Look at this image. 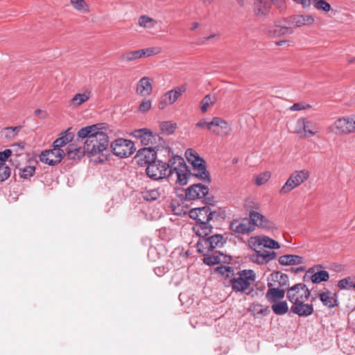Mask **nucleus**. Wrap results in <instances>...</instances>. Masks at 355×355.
I'll list each match as a JSON object with an SVG mask.
<instances>
[{"label":"nucleus","mask_w":355,"mask_h":355,"mask_svg":"<svg viewBox=\"0 0 355 355\" xmlns=\"http://www.w3.org/2000/svg\"><path fill=\"white\" fill-rule=\"evenodd\" d=\"M153 90L149 78L144 77L139 80L137 86V92L141 96H149Z\"/></svg>","instance_id":"obj_25"},{"label":"nucleus","mask_w":355,"mask_h":355,"mask_svg":"<svg viewBox=\"0 0 355 355\" xmlns=\"http://www.w3.org/2000/svg\"><path fill=\"white\" fill-rule=\"evenodd\" d=\"M218 272L227 278H230V286L232 291L240 293L249 294L250 293L246 291L255 282L257 277L255 272L252 270H242L234 275V270L229 266L218 268Z\"/></svg>","instance_id":"obj_3"},{"label":"nucleus","mask_w":355,"mask_h":355,"mask_svg":"<svg viewBox=\"0 0 355 355\" xmlns=\"http://www.w3.org/2000/svg\"><path fill=\"white\" fill-rule=\"evenodd\" d=\"M321 130L319 123L309 120L306 118H300L297 121L296 131L302 134L304 137H311L318 134Z\"/></svg>","instance_id":"obj_9"},{"label":"nucleus","mask_w":355,"mask_h":355,"mask_svg":"<svg viewBox=\"0 0 355 355\" xmlns=\"http://www.w3.org/2000/svg\"><path fill=\"white\" fill-rule=\"evenodd\" d=\"M65 155V151L63 149L55 148L46 150L43 151L40 159L42 162L50 166H54L60 163Z\"/></svg>","instance_id":"obj_15"},{"label":"nucleus","mask_w":355,"mask_h":355,"mask_svg":"<svg viewBox=\"0 0 355 355\" xmlns=\"http://www.w3.org/2000/svg\"><path fill=\"white\" fill-rule=\"evenodd\" d=\"M311 293L304 284H297L287 290L286 297L292 304L307 300Z\"/></svg>","instance_id":"obj_12"},{"label":"nucleus","mask_w":355,"mask_h":355,"mask_svg":"<svg viewBox=\"0 0 355 355\" xmlns=\"http://www.w3.org/2000/svg\"><path fill=\"white\" fill-rule=\"evenodd\" d=\"M216 97L214 95L207 94L200 101V107L202 112L205 113L210 106L214 105Z\"/></svg>","instance_id":"obj_37"},{"label":"nucleus","mask_w":355,"mask_h":355,"mask_svg":"<svg viewBox=\"0 0 355 355\" xmlns=\"http://www.w3.org/2000/svg\"><path fill=\"white\" fill-rule=\"evenodd\" d=\"M72 132L65 131L61 133V136L53 141V147L62 149V147L70 143L73 139Z\"/></svg>","instance_id":"obj_28"},{"label":"nucleus","mask_w":355,"mask_h":355,"mask_svg":"<svg viewBox=\"0 0 355 355\" xmlns=\"http://www.w3.org/2000/svg\"><path fill=\"white\" fill-rule=\"evenodd\" d=\"M209 131L217 136L227 137L232 132V128L223 119L214 117L209 122Z\"/></svg>","instance_id":"obj_14"},{"label":"nucleus","mask_w":355,"mask_h":355,"mask_svg":"<svg viewBox=\"0 0 355 355\" xmlns=\"http://www.w3.org/2000/svg\"><path fill=\"white\" fill-rule=\"evenodd\" d=\"M354 60L355 61V58H354Z\"/></svg>","instance_id":"obj_62"},{"label":"nucleus","mask_w":355,"mask_h":355,"mask_svg":"<svg viewBox=\"0 0 355 355\" xmlns=\"http://www.w3.org/2000/svg\"><path fill=\"white\" fill-rule=\"evenodd\" d=\"M10 175V168L5 163L0 162V182L7 180Z\"/></svg>","instance_id":"obj_44"},{"label":"nucleus","mask_w":355,"mask_h":355,"mask_svg":"<svg viewBox=\"0 0 355 355\" xmlns=\"http://www.w3.org/2000/svg\"><path fill=\"white\" fill-rule=\"evenodd\" d=\"M35 171V168L32 166H25L22 169H19L20 176L24 179H28L33 176Z\"/></svg>","instance_id":"obj_48"},{"label":"nucleus","mask_w":355,"mask_h":355,"mask_svg":"<svg viewBox=\"0 0 355 355\" xmlns=\"http://www.w3.org/2000/svg\"><path fill=\"white\" fill-rule=\"evenodd\" d=\"M293 33L291 27L275 24L266 29V33L270 37H277L284 35H290Z\"/></svg>","instance_id":"obj_21"},{"label":"nucleus","mask_w":355,"mask_h":355,"mask_svg":"<svg viewBox=\"0 0 355 355\" xmlns=\"http://www.w3.org/2000/svg\"><path fill=\"white\" fill-rule=\"evenodd\" d=\"M209 193L208 187L202 184H195L190 186L186 191V198L188 200H195L204 198Z\"/></svg>","instance_id":"obj_17"},{"label":"nucleus","mask_w":355,"mask_h":355,"mask_svg":"<svg viewBox=\"0 0 355 355\" xmlns=\"http://www.w3.org/2000/svg\"><path fill=\"white\" fill-rule=\"evenodd\" d=\"M286 42H287L286 40H282V41H279V42H277L276 43V44H277V46H282V45H284L285 43H286Z\"/></svg>","instance_id":"obj_59"},{"label":"nucleus","mask_w":355,"mask_h":355,"mask_svg":"<svg viewBox=\"0 0 355 355\" xmlns=\"http://www.w3.org/2000/svg\"><path fill=\"white\" fill-rule=\"evenodd\" d=\"M12 154V151L10 149H6L5 150L0 152V161L1 162H5Z\"/></svg>","instance_id":"obj_52"},{"label":"nucleus","mask_w":355,"mask_h":355,"mask_svg":"<svg viewBox=\"0 0 355 355\" xmlns=\"http://www.w3.org/2000/svg\"><path fill=\"white\" fill-rule=\"evenodd\" d=\"M313 4L316 9L324 11V12H329L331 9L330 4L325 0H318L317 1H313Z\"/></svg>","instance_id":"obj_46"},{"label":"nucleus","mask_w":355,"mask_h":355,"mask_svg":"<svg viewBox=\"0 0 355 355\" xmlns=\"http://www.w3.org/2000/svg\"><path fill=\"white\" fill-rule=\"evenodd\" d=\"M271 308L273 312L279 315L286 314L288 311V306L285 301L275 302Z\"/></svg>","instance_id":"obj_38"},{"label":"nucleus","mask_w":355,"mask_h":355,"mask_svg":"<svg viewBox=\"0 0 355 355\" xmlns=\"http://www.w3.org/2000/svg\"><path fill=\"white\" fill-rule=\"evenodd\" d=\"M338 287L341 290L350 289L351 288L355 289V283L354 282V278L352 277H347L340 280L338 282Z\"/></svg>","instance_id":"obj_42"},{"label":"nucleus","mask_w":355,"mask_h":355,"mask_svg":"<svg viewBox=\"0 0 355 355\" xmlns=\"http://www.w3.org/2000/svg\"><path fill=\"white\" fill-rule=\"evenodd\" d=\"M79 138L85 139L84 147L86 153L89 155L96 162H103L106 155L109 140L107 133L99 128L98 125H93L81 128L78 132Z\"/></svg>","instance_id":"obj_1"},{"label":"nucleus","mask_w":355,"mask_h":355,"mask_svg":"<svg viewBox=\"0 0 355 355\" xmlns=\"http://www.w3.org/2000/svg\"><path fill=\"white\" fill-rule=\"evenodd\" d=\"M220 258L218 256H208L205 255L203 259V262L208 266H214L220 262Z\"/></svg>","instance_id":"obj_50"},{"label":"nucleus","mask_w":355,"mask_h":355,"mask_svg":"<svg viewBox=\"0 0 355 355\" xmlns=\"http://www.w3.org/2000/svg\"><path fill=\"white\" fill-rule=\"evenodd\" d=\"M320 301L323 305L328 308H334L337 306V299L335 293L327 291L319 294Z\"/></svg>","instance_id":"obj_27"},{"label":"nucleus","mask_w":355,"mask_h":355,"mask_svg":"<svg viewBox=\"0 0 355 355\" xmlns=\"http://www.w3.org/2000/svg\"><path fill=\"white\" fill-rule=\"evenodd\" d=\"M142 58H148L161 52V49L159 47H149L143 49H140Z\"/></svg>","instance_id":"obj_45"},{"label":"nucleus","mask_w":355,"mask_h":355,"mask_svg":"<svg viewBox=\"0 0 355 355\" xmlns=\"http://www.w3.org/2000/svg\"><path fill=\"white\" fill-rule=\"evenodd\" d=\"M212 250L220 248L225 243V239L221 234H215L208 237Z\"/></svg>","instance_id":"obj_41"},{"label":"nucleus","mask_w":355,"mask_h":355,"mask_svg":"<svg viewBox=\"0 0 355 355\" xmlns=\"http://www.w3.org/2000/svg\"><path fill=\"white\" fill-rule=\"evenodd\" d=\"M151 108V102L149 100L143 101L139 107L141 112H146Z\"/></svg>","instance_id":"obj_51"},{"label":"nucleus","mask_w":355,"mask_h":355,"mask_svg":"<svg viewBox=\"0 0 355 355\" xmlns=\"http://www.w3.org/2000/svg\"><path fill=\"white\" fill-rule=\"evenodd\" d=\"M270 173L268 171L262 173L255 178V184L258 186L262 185L267 182L270 178Z\"/></svg>","instance_id":"obj_47"},{"label":"nucleus","mask_w":355,"mask_h":355,"mask_svg":"<svg viewBox=\"0 0 355 355\" xmlns=\"http://www.w3.org/2000/svg\"><path fill=\"white\" fill-rule=\"evenodd\" d=\"M185 156L193 166L192 175L201 180L210 182L209 174L205 168V161L192 149H187Z\"/></svg>","instance_id":"obj_6"},{"label":"nucleus","mask_w":355,"mask_h":355,"mask_svg":"<svg viewBox=\"0 0 355 355\" xmlns=\"http://www.w3.org/2000/svg\"><path fill=\"white\" fill-rule=\"evenodd\" d=\"M21 127H6L4 128L1 133L6 139H13L18 134Z\"/></svg>","instance_id":"obj_40"},{"label":"nucleus","mask_w":355,"mask_h":355,"mask_svg":"<svg viewBox=\"0 0 355 355\" xmlns=\"http://www.w3.org/2000/svg\"><path fill=\"white\" fill-rule=\"evenodd\" d=\"M249 311L253 314V315L257 317L266 316L270 312L268 306L264 307L259 303H252L249 308Z\"/></svg>","instance_id":"obj_33"},{"label":"nucleus","mask_w":355,"mask_h":355,"mask_svg":"<svg viewBox=\"0 0 355 355\" xmlns=\"http://www.w3.org/2000/svg\"><path fill=\"white\" fill-rule=\"evenodd\" d=\"M327 132L336 136L352 134L349 116L338 117L327 128Z\"/></svg>","instance_id":"obj_10"},{"label":"nucleus","mask_w":355,"mask_h":355,"mask_svg":"<svg viewBox=\"0 0 355 355\" xmlns=\"http://www.w3.org/2000/svg\"><path fill=\"white\" fill-rule=\"evenodd\" d=\"M85 153H86L85 147L83 148H77L74 144H71L67 146L65 155H67L70 159H75L76 158L79 159L83 157Z\"/></svg>","instance_id":"obj_31"},{"label":"nucleus","mask_w":355,"mask_h":355,"mask_svg":"<svg viewBox=\"0 0 355 355\" xmlns=\"http://www.w3.org/2000/svg\"><path fill=\"white\" fill-rule=\"evenodd\" d=\"M352 134L355 133V114L349 116Z\"/></svg>","instance_id":"obj_54"},{"label":"nucleus","mask_w":355,"mask_h":355,"mask_svg":"<svg viewBox=\"0 0 355 355\" xmlns=\"http://www.w3.org/2000/svg\"><path fill=\"white\" fill-rule=\"evenodd\" d=\"M142 55L141 54L140 49L135 51H126L122 53L120 58V60L123 62H135L139 59H141Z\"/></svg>","instance_id":"obj_32"},{"label":"nucleus","mask_w":355,"mask_h":355,"mask_svg":"<svg viewBox=\"0 0 355 355\" xmlns=\"http://www.w3.org/2000/svg\"><path fill=\"white\" fill-rule=\"evenodd\" d=\"M203 2H209L211 3L213 1V0H202Z\"/></svg>","instance_id":"obj_61"},{"label":"nucleus","mask_w":355,"mask_h":355,"mask_svg":"<svg viewBox=\"0 0 355 355\" xmlns=\"http://www.w3.org/2000/svg\"><path fill=\"white\" fill-rule=\"evenodd\" d=\"M159 197V193L157 189L147 191L144 193V198L148 201L155 200Z\"/></svg>","instance_id":"obj_49"},{"label":"nucleus","mask_w":355,"mask_h":355,"mask_svg":"<svg viewBox=\"0 0 355 355\" xmlns=\"http://www.w3.org/2000/svg\"><path fill=\"white\" fill-rule=\"evenodd\" d=\"M277 257V253L275 252L265 251L263 252H256L254 254L251 255V260L258 264H265L270 261L275 259Z\"/></svg>","instance_id":"obj_23"},{"label":"nucleus","mask_w":355,"mask_h":355,"mask_svg":"<svg viewBox=\"0 0 355 355\" xmlns=\"http://www.w3.org/2000/svg\"><path fill=\"white\" fill-rule=\"evenodd\" d=\"M249 247L255 252H261L263 248L269 249H279L278 242L266 236H252L248 239Z\"/></svg>","instance_id":"obj_11"},{"label":"nucleus","mask_w":355,"mask_h":355,"mask_svg":"<svg viewBox=\"0 0 355 355\" xmlns=\"http://www.w3.org/2000/svg\"><path fill=\"white\" fill-rule=\"evenodd\" d=\"M136 158L139 164H150L156 159V152L155 148H143L138 150Z\"/></svg>","instance_id":"obj_19"},{"label":"nucleus","mask_w":355,"mask_h":355,"mask_svg":"<svg viewBox=\"0 0 355 355\" xmlns=\"http://www.w3.org/2000/svg\"><path fill=\"white\" fill-rule=\"evenodd\" d=\"M313 21V18L310 15H296L291 19V24L295 27L311 25Z\"/></svg>","instance_id":"obj_29"},{"label":"nucleus","mask_w":355,"mask_h":355,"mask_svg":"<svg viewBox=\"0 0 355 355\" xmlns=\"http://www.w3.org/2000/svg\"><path fill=\"white\" fill-rule=\"evenodd\" d=\"M213 212L207 206L192 209L189 211L191 218L196 220V224L193 227V231L199 237L209 236L213 230L212 225L209 224L212 218Z\"/></svg>","instance_id":"obj_4"},{"label":"nucleus","mask_w":355,"mask_h":355,"mask_svg":"<svg viewBox=\"0 0 355 355\" xmlns=\"http://www.w3.org/2000/svg\"><path fill=\"white\" fill-rule=\"evenodd\" d=\"M92 96L90 89H84L82 92L76 94L71 100L70 105L73 107H78L84 103L87 102Z\"/></svg>","instance_id":"obj_24"},{"label":"nucleus","mask_w":355,"mask_h":355,"mask_svg":"<svg viewBox=\"0 0 355 355\" xmlns=\"http://www.w3.org/2000/svg\"><path fill=\"white\" fill-rule=\"evenodd\" d=\"M209 122H207L205 119H202L196 123V126L199 128H206L209 130Z\"/></svg>","instance_id":"obj_56"},{"label":"nucleus","mask_w":355,"mask_h":355,"mask_svg":"<svg viewBox=\"0 0 355 355\" xmlns=\"http://www.w3.org/2000/svg\"><path fill=\"white\" fill-rule=\"evenodd\" d=\"M168 104V103L166 102V97L164 96L163 98H162V101L159 103L158 104V107L159 109L160 110H162L164 109Z\"/></svg>","instance_id":"obj_57"},{"label":"nucleus","mask_w":355,"mask_h":355,"mask_svg":"<svg viewBox=\"0 0 355 355\" xmlns=\"http://www.w3.org/2000/svg\"><path fill=\"white\" fill-rule=\"evenodd\" d=\"M35 114L38 116L40 119H45L47 116V114L45 111H43L40 109H37L35 111Z\"/></svg>","instance_id":"obj_55"},{"label":"nucleus","mask_w":355,"mask_h":355,"mask_svg":"<svg viewBox=\"0 0 355 355\" xmlns=\"http://www.w3.org/2000/svg\"><path fill=\"white\" fill-rule=\"evenodd\" d=\"M297 3L301 4L304 8L309 6V0H293Z\"/></svg>","instance_id":"obj_58"},{"label":"nucleus","mask_w":355,"mask_h":355,"mask_svg":"<svg viewBox=\"0 0 355 355\" xmlns=\"http://www.w3.org/2000/svg\"><path fill=\"white\" fill-rule=\"evenodd\" d=\"M285 291L280 288H269L266 293V297L269 302H275L279 300L284 298Z\"/></svg>","instance_id":"obj_34"},{"label":"nucleus","mask_w":355,"mask_h":355,"mask_svg":"<svg viewBox=\"0 0 355 355\" xmlns=\"http://www.w3.org/2000/svg\"><path fill=\"white\" fill-rule=\"evenodd\" d=\"M309 176L310 173L307 170L296 171L292 173L286 183L281 188L280 193L286 194L289 193L307 180Z\"/></svg>","instance_id":"obj_8"},{"label":"nucleus","mask_w":355,"mask_h":355,"mask_svg":"<svg viewBox=\"0 0 355 355\" xmlns=\"http://www.w3.org/2000/svg\"><path fill=\"white\" fill-rule=\"evenodd\" d=\"M260 205L254 203L249 211V218L235 220L230 223V230L237 234H248L259 227L266 230L276 229L275 224L259 213Z\"/></svg>","instance_id":"obj_2"},{"label":"nucleus","mask_w":355,"mask_h":355,"mask_svg":"<svg viewBox=\"0 0 355 355\" xmlns=\"http://www.w3.org/2000/svg\"><path fill=\"white\" fill-rule=\"evenodd\" d=\"M273 0H256L254 3V14L258 18H265L270 13Z\"/></svg>","instance_id":"obj_18"},{"label":"nucleus","mask_w":355,"mask_h":355,"mask_svg":"<svg viewBox=\"0 0 355 355\" xmlns=\"http://www.w3.org/2000/svg\"><path fill=\"white\" fill-rule=\"evenodd\" d=\"M303 262V258L298 255L286 254L279 258V263L283 266L300 264Z\"/></svg>","instance_id":"obj_30"},{"label":"nucleus","mask_w":355,"mask_h":355,"mask_svg":"<svg viewBox=\"0 0 355 355\" xmlns=\"http://www.w3.org/2000/svg\"><path fill=\"white\" fill-rule=\"evenodd\" d=\"M186 85L176 87L173 89L167 92L164 96L166 97V102L169 105H173L178 98L186 91Z\"/></svg>","instance_id":"obj_26"},{"label":"nucleus","mask_w":355,"mask_h":355,"mask_svg":"<svg viewBox=\"0 0 355 355\" xmlns=\"http://www.w3.org/2000/svg\"><path fill=\"white\" fill-rule=\"evenodd\" d=\"M306 106H304L303 104L297 103H294L290 108L292 111H299L306 109Z\"/></svg>","instance_id":"obj_53"},{"label":"nucleus","mask_w":355,"mask_h":355,"mask_svg":"<svg viewBox=\"0 0 355 355\" xmlns=\"http://www.w3.org/2000/svg\"><path fill=\"white\" fill-rule=\"evenodd\" d=\"M322 268L321 265H317L309 270V272L313 273L311 279L313 284H319L322 282H327L329 278V272L326 270H319Z\"/></svg>","instance_id":"obj_22"},{"label":"nucleus","mask_w":355,"mask_h":355,"mask_svg":"<svg viewBox=\"0 0 355 355\" xmlns=\"http://www.w3.org/2000/svg\"><path fill=\"white\" fill-rule=\"evenodd\" d=\"M206 237L207 236L200 237V239L196 244L198 251L204 256L207 255L209 252L213 250L209 239Z\"/></svg>","instance_id":"obj_35"},{"label":"nucleus","mask_w":355,"mask_h":355,"mask_svg":"<svg viewBox=\"0 0 355 355\" xmlns=\"http://www.w3.org/2000/svg\"><path fill=\"white\" fill-rule=\"evenodd\" d=\"M166 177L180 185H185L188 180V167L180 156H173L166 163Z\"/></svg>","instance_id":"obj_5"},{"label":"nucleus","mask_w":355,"mask_h":355,"mask_svg":"<svg viewBox=\"0 0 355 355\" xmlns=\"http://www.w3.org/2000/svg\"><path fill=\"white\" fill-rule=\"evenodd\" d=\"M160 129L162 132L171 135L176 129V124L172 121H164L160 124Z\"/></svg>","instance_id":"obj_43"},{"label":"nucleus","mask_w":355,"mask_h":355,"mask_svg":"<svg viewBox=\"0 0 355 355\" xmlns=\"http://www.w3.org/2000/svg\"><path fill=\"white\" fill-rule=\"evenodd\" d=\"M198 23H195V24H193V28H193V29H194V28H197V27H198Z\"/></svg>","instance_id":"obj_60"},{"label":"nucleus","mask_w":355,"mask_h":355,"mask_svg":"<svg viewBox=\"0 0 355 355\" xmlns=\"http://www.w3.org/2000/svg\"><path fill=\"white\" fill-rule=\"evenodd\" d=\"M113 153L121 158L128 157L132 155L135 148L134 143L125 139H116L111 146Z\"/></svg>","instance_id":"obj_13"},{"label":"nucleus","mask_w":355,"mask_h":355,"mask_svg":"<svg viewBox=\"0 0 355 355\" xmlns=\"http://www.w3.org/2000/svg\"><path fill=\"white\" fill-rule=\"evenodd\" d=\"M70 3L78 12L87 13L89 11V6L85 0H70Z\"/></svg>","instance_id":"obj_39"},{"label":"nucleus","mask_w":355,"mask_h":355,"mask_svg":"<svg viewBox=\"0 0 355 355\" xmlns=\"http://www.w3.org/2000/svg\"><path fill=\"white\" fill-rule=\"evenodd\" d=\"M306 300H302L291 305V310L294 313L300 317H308L311 315L314 311L312 304L305 303Z\"/></svg>","instance_id":"obj_20"},{"label":"nucleus","mask_w":355,"mask_h":355,"mask_svg":"<svg viewBox=\"0 0 355 355\" xmlns=\"http://www.w3.org/2000/svg\"><path fill=\"white\" fill-rule=\"evenodd\" d=\"M139 26L146 29H152L157 24L156 20L147 15H142L138 19Z\"/></svg>","instance_id":"obj_36"},{"label":"nucleus","mask_w":355,"mask_h":355,"mask_svg":"<svg viewBox=\"0 0 355 355\" xmlns=\"http://www.w3.org/2000/svg\"><path fill=\"white\" fill-rule=\"evenodd\" d=\"M131 135L134 138L139 140L144 146L155 144L157 141L158 144L154 146L155 148H158L159 146L163 147L165 145L164 141L159 136L153 135L148 128L135 130L132 132Z\"/></svg>","instance_id":"obj_7"},{"label":"nucleus","mask_w":355,"mask_h":355,"mask_svg":"<svg viewBox=\"0 0 355 355\" xmlns=\"http://www.w3.org/2000/svg\"><path fill=\"white\" fill-rule=\"evenodd\" d=\"M166 163L162 161L154 162L148 164L146 168L147 175L152 180H159L166 177Z\"/></svg>","instance_id":"obj_16"}]
</instances>
